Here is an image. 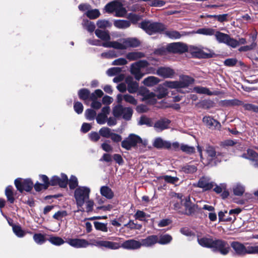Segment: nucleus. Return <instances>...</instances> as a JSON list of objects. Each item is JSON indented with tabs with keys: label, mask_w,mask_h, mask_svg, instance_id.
Masks as SVG:
<instances>
[{
	"label": "nucleus",
	"mask_w": 258,
	"mask_h": 258,
	"mask_svg": "<svg viewBox=\"0 0 258 258\" xmlns=\"http://www.w3.org/2000/svg\"><path fill=\"white\" fill-rule=\"evenodd\" d=\"M194 91L200 94H204L208 95H212V93L210 91V90L207 88L203 87H196L194 89Z\"/></svg>",
	"instance_id": "nucleus-50"
},
{
	"label": "nucleus",
	"mask_w": 258,
	"mask_h": 258,
	"mask_svg": "<svg viewBox=\"0 0 258 258\" xmlns=\"http://www.w3.org/2000/svg\"><path fill=\"white\" fill-rule=\"evenodd\" d=\"M15 184L17 189L21 192H22L24 190L30 191L33 186V183L30 179H16L15 181Z\"/></svg>",
	"instance_id": "nucleus-10"
},
{
	"label": "nucleus",
	"mask_w": 258,
	"mask_h": 258,
	"mask_svg": "<svg viewBox=\"0 0 258 258\" xmlns=\"http://www.w3.org/2000/svg\"><path fill=\"white\" fill-rule=\"evenodd\" d=\"M193 82V79L185 76L182 77L180 80L176 81H167L162 84L160 85L156 90L157 92V98L162 99L168 94L167 88L171 89H179L187 87Z\"/></svg>",
	"instance_id": "nucleus-1"
},
{
	"label": "nucleus",
	"mask_w": 258,
	"mask_h": 258,
	"mask_svg": "<svg viewBox=\"0 0 258 258\" xmlns=\"http://www.w3.org/2000/svg\"><path fill=\"white\" fill-rule=\"evenodd\" d=\"M146 216V214L143 211L140 210H138L135 215V218L140 221L144 220Z\"/></svg>",
	"instance_id": "nucleus-61"
},
{
	"label": "nucleus",
	"mask_w": 258,
	"mask_h": 258,
	"mask_svg": "<svg viewBox=\"0 0 258 258\" xmlns=\"http://www.w3.org/2000/svg\"><path fill=\"white\" fill-rule=\"evenodd\" d=\"M165 34L168 37L173 39H179L182 36L179 32L175 30L166 31Z\"/></svg>",
	"instance_id": "nucleus-37"
},
{
	"label": "nucleus",
	"mask_w": 258,
	"mask_h": 258,
	"mask_svg": "<svg viewBox=\"0 0 258 258\" xmlns=\"http://www.w3.org/2000/svg\"><path fill=\"white\" fill-rule=\"evenodd\" d=\"M231 246L235 253L239 255L258 254V245L246 246L239 242L234 241L231 243Z\"/></svg>",
	"instance_id": "nucleus-4"
},
{
	"label": "nucleus",
	"mask_w": 258,
	"mask_h": 258,
	"mask_svg": "<svg viewBox=\"0 0 258 258\" xmlns=\"http://www.w3.org/2000/svg\"><path fill=\"white\" fill-rule=\"evenodd\" d=\"M78 95L80 99L86 100L89 96V91L86 89H83L79 91Z\"/></svg>",
	"instance_id": "nucleus-58"
},
{
	"label": "nucleus",
	"mask_w": 258,
	"mask_h": 258,
	"mask_svg": "<svg viewBox=\"0 0 258 258\" xmlns=\"http://www.w3.org/2000/svg\"><path fill=\"white\" fill-rule=\"evenodd\" d=\"M159 81L160 80L158 78L154 76H150L145 78L143 80V83L147 86L151 87L158 84Z\"/></svg>",
	"instance_id": "nucleus-31"
},
{
	"label": "nucleus",
	"mask_w": 258,
	"mask_h": 258,
	"mask_svg": "<svg viewBox=\"0 0 258 258\" xmlns=\"http://www.w3.org/2000/svg\"><path fill=\"white\" fill-rule=\"evenodd\" d=\"M212 248L214 251H218L222 254L226 255L230 250L228 243L221 239H214Z\"/></svg>",
	"instance_id": "nucleus-9"
},
{
	"label": "nucleus",
	"mask_w": 258,
	"mask_h": 258,
	"mask_svg": "<svg viewBox=\"0 0 258 258\" xmlns=\"http://www.w3.org/2000/svg\"><path fill=\"white\" fill-rule=\"evenodd\" d=\"M94 226L97 230H100L103 232L107 231V227L106 225L104 223L95 222H94Z\"/></svg>",
	"instance_id": "nucleus-56"
},
{
	"label": "nucleus",
	"mask_w": 258,
	"mask_h": 258,
	"mask_svg": "<svg viewBox=\"0 0 258 258\" xmlns=\"http://www.w3.org/2000/svg\"><path fill=\"white\" fill-rule=\"evenodd\" d=\"M183 206L185 207L186 214L190 215L195 211V205L190 202L189 197H186L184 200Z\"/></svg>",
	"instance_id": "nucleus-27"
},
{
	"label": "nucleus",
	"mask_w": 258,
	"mask_h": 258,
	"mask_svg": "<svg viewBox=\"0 0 258 258\" xmlns=\"http://www.w3.org/2000/svg\"><path fill=\"white\" fill-rule=\"evenodd\" d=\"M140 27L150 35L153 33L161 32L165 29V27L162 24L152 23L150 21L143 22L140 24Z\"/></svg>",
	"instance_id": "nucleus-6"
},
{
	"label": "nucleus",
	"mask_w": 258,
	"mask_h": 258,
	"mask_svg": "<svg viewBox=\"0 0 258 258\" xmlns=\"http://www.w3.org/2000/svg\"><path fill=\"white\" fill-rule=\"evenodd\" d=\"M172 240V237L168 234L163 235L160 236L159 239L158 238V243L161 244H165L169 243Z\"/></svg>",
	"instance_id": "nucleus-45"
},
{
	"label": "nucleus",
	"mask_w": 258,
	"mask_h": 258,
	"mask_svg": "<svg viewBox=\"0 0 258 258\" xmlns=\"http://www.w3.org/2000/svg\"><path fill=\"white\" fill-rule=\"evenodd\" d=\"M67 242L70 245L77 248H85L90 244L87 240L79 238H69L67 240Z\"/></svg>",
	"instance_id": "nucleus-16"
},
{
	"label": "nucleus",
	"mask_w": 258,
	"mask_h": 258,
	"mask_svg": "<svg viewBox=\"0 0 258 258\" xmlns=\"http://www.w3.org/2000/svg\"><path fill=\"white\" fill-rule=\"evenodd\" d=\"M133 114V110L130 107H124L122 112V117L126 120L131 119Z\"/></svg>",
	"instance_id": "nucleus-47"
},
{
	"label": "nucleus",
	"mask_w": 258,
	"mask_h": 258,
	"mask_svg": "<svg viewBox=\"0 0 258 258\" xmlns=\"http://www.w3.org/2000/svg\"><path fill=\"white\" fill-rule=\"evenodd\" d=\"M68 183L67 176L64 174H61V178L57 176H53L50 181V184L52 186L58 185L61 187H66Z\"/></svg>",
	"instance_id": "nucleus-14"
},
{
	"label": "nucleus",
	"mask_w": 258,
	"mask_h": 258,
	"mask_svg": "<svg viewBox=\"0 0 258 258\" xmlns=\"http://www.w3.org/2000/svg\"><path fill=\"white\" fill-rule=\"evenodd\" d=\"M141 246L150 247L158 243V236L157 235H151L145 239L141 240Z\"/></svg>",
	"instance_id": "nucleus-25"
},
{
	"label": "nucleus",
	"mask_w": 258,
	"mask_h": 258,
	"mask_svg": "<svg viewBox=\"0 0 258 258\" xmlns=\"http://www.w3.org/2000/svg\"><path fill=\"white\" fill-rule=\"evenodd\" d=\"M197 186L205 190H207L212 188L215 186V183L209 177L203 176L199 179Z\"/></svg>",
	"instance_id": "nucleus-17"
},
{
	"label": "nucleus",
	"mask_w": 258,
	"mask_h": 258,
	"mask_svg": "<svg viewBox=\"0 0 258 258\" xmlns=\"http://www.w3.org/2000/svg\"><path fill=\"white\" fill-rule=\"evenodd\" d=\"M96 24L97 27L100 28H106L111 26V24L109 21L104 20H98Z\"/></svg>",
	"instance_id": "nucleus-54"
},
{
	"label": "nucleus",
	"mask_w": 258,
	"mask_h": 258,
	"mask_svg": "<svg viewBox=\"0 0 258 258\" xmlns=\"http://www.w3.org/2000/svg\"><path fill=\"white\" fill-rule=\"evenodd\" d=\"M174 73V70L170 68L161 67L157 70V74L164 78H172Z\"/></svg>",
	"instance_id": "nucleus-21"
},
{
	"label": "nucleus",
	"mask_w": 258,
	"mask_h": 258,
	"mask_svg": "<svg viewBox=\"0 0 258 258\" xmlns=\"http://www.w3.org/2000/svg\"><path fill=\"white\" fill-rule=\"evenodd\" d=\"M233 190L235 195L239 196L244 193L245 189L240 184H237L233 187Z\"/></svg>",
	"instance_id": "nucleus-40"
},
{
	"label": "nucleus",
	"mask_w": 258,
	"mask_h": 258,
	"mask_svg": "<svg viewBox=\"0 0 258 258\" xmlns=\"http://www.w3.org/2000/svg\"><path fill=\"white\" fill-rule=\"evenodd\" d=\"M124 107H123L121 105H119L115 106L113 110V115L115 117H119L122 114V112L123 111Z\"/></svg>",
	"instance_id": "nucleus-52"
},
{
	"label": "nucleus",
	"mask_w": 258,
	"mask_h": 258,
	"mask_svg": "<svg viewBox=\"0 0 258 258\" xmlns=\"http://www.w3.org/2000/svg\"><path fill=\"white\" fill-rule=\"evenodd\" d=\"M198 243L202 246L212 248L214 239L211 236H202L199 234L197 235Z\"/></svg>",
	"instance_id": "nucleus-18"
},
{
	"label": "nucleus",
	"mask_w": 258,
	"mask_h": 258,
	"mask_svg": "<svg viewBox=\"0 0 258 258\" xmlns=\"http://www.w3.org/2000/svg\"><path fill=\"white\" fill-rule=\"evenodd\" d=\"M206 153L209 164H211L212 166L215 165L218 162H220V155L216 154V153L213 147H208L206 150Z\"/></svg>",
	"instance_id": "nucleus-13"
},
{
	"label": "nucleus",
	"mask_w": 258,
	"mask_h": 258,
	"mask_svg": "<svg viewBox=\"0 0 258 258\" xmlns=\"http://www.w3.org/2000/svg\"><path fill=\"white\" fill-rule=\"evenodd\" d=\"M170 121L165 118H162L157 121L154 125L155 130L157 131H162L169 127Z\"/></svg>",
	"instance_id": "nucleus-22"
},
{
	"label": "nucleus",
	"mask_w": 258,
	"mask_h": 258,
	"mask_svg": "<svg viewBox=\"0 0 258 258\" xmlns=\"http://www.w3.org/2000/svg\"><path fill=\"white\" fill-rule=\"evenodd\" d=\"M187 51L194 57L204 58L207 56V54L204 52L203 48L201 46L190 45L188 47Z\"/></svg>",
	"instance_id": "nucleus-20"
},
{
	"label": "nucleus",
	"mask_w": 258,
	"mask_h": 258,
	"mask_svg": "<svg viewBox=\"0 0 258 258\" xmlns=\"http://www.w3.org/2000/svg\"><path fill=\"white\" fill-rule=\"evenodd\" d=\"M93 244L99 247H104L113 250L121 247V244L119 243L106 240H95Z\"/></svg>",
	"instance_id": "nucleus-12"
},
{
	"label": "nucleus",
	"mask_w": 258,
	"mask_h": 258,
	"mask_svg": "<svg viewBox=\"0 0 258 258\" xmlns=\"http://www.w3.org/2000/svg\"><path fill=\"white\" fill-rule=\"evenodd\" d=\"M172 200V202L173 203L174 208L176 210H179L181 207V203L183 200L182 199L183 196L180 194H177L173 192L171 195Z\"/></svg>",
	"instance_id": "nucleus-23"
},
{
	"label": "nucleus",
	"mask_w": 258,
	"mask_h": 258,
	"mask_svg": "<svg viewBox=\"0 0 258 258\" xmlns=\"http://www.w3.org/2000/svg\"><path fill=\"white\" fill-rule=\"evenodd\" d=\"M141 246V241L134 239L126 240L121 244V247L127 249H137Z\"/></svg>",
	"instance_id": "nucleus-19"
},
{
	"label": "nucleus",
	"mask_w": 258,
	"mask_h": 258,
	"mask_svg": "<svg viewBox=\"0 0 258 258\" xmlns=\"http://www.w3.org/2000/svg\"><path fill=\"white\" fill-rule=\"evenodd\" d=\"M107 116L105 114L99 113L96 117V121L98 123L103 124L106 121Z\"/></svg>",
	"instance_id": "nucleus-64"
},
{
	"label": "nucleus",
	"mask_w": 258,
	"mask_h": 258,
	"mask_svg": "<svg viewBox=\"0 0 258 258\" xmlns=\"http://www.w3.org/2000/svg\"><path fill=\"white\" fill-rule=\"evenodd\" d=\"M99 134L103 137L109 138L112 133L110 128L107 127H103L99 130Z\"/></svg>",
	"instance_id": "nucleus-42"
},
{
	"label": "nucleus",
	"mask_w": 258,
	"mask_h": 258,
	"mask_svg": "<svg viewBox=\"0 0 258 258\" xmlns=\"http://www.w3.org/2000/svg\"><path fill=\"white\" fill-rule=\"evenodd\" d=\"M87 16L89 17L90 19H96L100 15V13L99 11L97 9L88 10V11L86 13Z\"/></svg>",
	"instance_id": "nucleus-46"
},
{
	"label": "nucleus",
	"mask_w": 258,
	"mask_h": 258,
	"mask_svg": "<svg viewBox=\"0 0 258 258\" xmlns=\"http://www.w3.org/2000/svg\"><path fill=\"white\" fill-rule=\"evenodd\" d=\"M216 32V30L214 29L211 28H203L198 29L196 33L207 36H215Z\"/></svg>",
	"instance_id": "nucleus-33"
},
{
	"label": "nucleus",
	"mask_w": 258,
	"mask_h": 258,
	"mask_svg": "<svg viewBox=\"0 0 258 258\" xmlns=\"http://www.w3.org/2000/svg\"><path fill=\"white\" fill-rule=\"evenodd\" d=\"M33 239L38 244H42L45 241L44 235L42 234H35L33 235Z\"/></svg>",
	"instance_id": "nucleus-48"
},
{
	"label": "nucleus",
	"mask_w": 258,
	"mask_h": 258,
	"mask_svg": "<svg viewBox=\"0 0 258 258\" xmlns=\"http://www.w3.org/2000/svg\"><path fill=\"white\" fill-rule=\"evenodd\" d=\"M144 54L140 51H133L126 54V57L129 61L136 60L144 57Z\"/></svg>",
	"instance_id": "nucleus-29"
},
{
	"label": "nucleus",
	"mask_w": 258,
	"mask_h": 258,
	"mask_svg": "<svg viewBox=\"0 0 258 258\" xmlns=\"http://www.w3.org/2000/svg\"><path fill=\"white\" fill-rule=\"evenodd\" d=\"M204 123L209 128L216 127L220 126L219 123L210 116H205L203 118Z\"/></svg>",
	"instance_id": "nucleus-28"
},
{
	"label": "nucleus",
	"mask_w": 258,
	"mask_h": 258,
	"mask_svg": "<svg viewBox=\"0 0 258 258\" xmlns=\"http://www.w3.org/2000/svg\"><path fill=\"white\" fill-rule=\"evenodd\" d=\"M69 187L71 189H74L78 186V181L77 178L74 176L72 175L70 178V180H68Z\"/></svg>",
	"instance_id": "nucleus-49"
},
{
	"label": "nucleus",
	"mask_w": 258,
	"mask_h": 258,
	"mask_svg": "<svg viewBox=\"0 0 258 258\" xmlns=\"http://www.w3.org/2000/svg\"><path fill=\"white\" fill-rule=\"evenodd\" d=\"M67 215L66 211H59L55 213L53 216V217L58 220H61V219L66 217Z\"/></svg>",
	"instance_id": "nucleus-62"
},
{
	"label": "nucleus",
	"mask_w": 258,
	"mask_h": 258,
	"mask_svg": "<svg viewBox=\"0 0 258 258\" xmlns=\"http://www.w3.org/2000/svg\"><path fill=\"white\" fill-rule=\"evenodd\" d=\"M118 2L113 1L107 4L105 7L106 11L108 13H112L115 11Z\"/></svg>",
	"instance_id": "nucleus-44"
},
{
	"label": "nucleus",
	"mask_w": 258,
	"mask_h": 258,
	"mask_svg": "<svg viewBox=\"0 0 258 258\" xmlns=\"http://www.w3.org/2000/svg\"><path fill=\"white\" fill-rule=\"evenodd\" d=\"M124 100L133 105L137 104V100L132 95L129 94L124 95Z\"/></svg>",
	"instance_id": "nucleus-55"
},
{
	"label": "nucleus",
	"mask_w": 258,
	"mask_h": 258,
	"mask_svg": "<svg viewBox=\"0 0 258 258\" xmlns=\"http://www.w3.org/2000/svg\"><path fill=\"white\" fill-rule=\"evenodd\" d=\"M90 188L87 186H78L74 191V198L77 207L79 208L77 212L84 211L83 206L90 198Z\"/></svg>",
	"instance_id": "nucleus-3"
},
{
	"label": "nucleus",
	"mask_w": 258,
	"mask_h": 258,
	"mask_svg": "<svg viewBox=\"0 0 258 258\" xmlns=\"http://www.w3.org/2000/svg\"><path fill=\"white\" fill-rule=\"evenodd\" d=\"M139 41L134 38L120 39L119 41H107L102 43V46L106 48H113L119 50L125 49L128 47H135L139 46Z\"/></svg>",
	"instance_id": "nucleus-2"
},
{
	"label": "nucleus",
	"mask_w": 258,
	"mask_h": 258,
	"mask_svg": "<svg viewBox=\"0 0 258 258\" xmlns=\"http://www.w3.org/2000/svg\"><path fill=\"white\" fill-rule=\"evenodd\" d=\"M139 143H142L144 146H146L147 145V141H143L139 136L135 134H131L121 142V146L122 148L128 150L132 148L135 147Z\"/></svg>",
	"instance_id": "nucleus-5"
},
{
	"label": "nucleus",
	"mask_w": 258,
	"mask_h": 258,
	"mask_svg": "<svg viewBox=\"0 0 258 258\" xmlns=\"http://www.w3.org/2000/svg\"><path fill=\"white\" fill-rule=\"evenodd\" d=\"M117 6L115 10L116 16L118 17H124L126 14V11L124 8L123 7L122 4L118 2Z\"/></svg>",
	"instance_id": "nucleus-36"
},
{
	"label": "nucleus",
	"mask_w": 258,
	"mask_h": 258,
	"mask_svg": "<svg viewBox=\"0 0 258 258\" xmlns=\"http://www.w3.org/2000/svg\"><path fill=\"white\" fill-rule=\"evenodd\" d=\"M139 123L141 125L146 124L148 126H152L153 124L151 119L145 116L141 117Z\"/></svg>",
	"instance_id": "nucleus-63"
},
{
	"label": "nucleus",
	"mask_w": 258,
	"mask_h": 258,
	"mask_svg": "<svg viewBox=\"0 0 258 258\" xmlns=\"http://www.w3.org/2000/svg\"><path fill=\"white\" fill-rule=\"evenodd\" d=\"M241 157L243 158L250 160L252 161L258 158V154L252 149H248L247 152L243 153Z\"/></svg>",
	"instance_id": "nucleus-32"
},
{
	"label": "nucleus",
	"mask_w": 258,
	"mask_h": 258,
	"mask_svg": "<svg viewBox=\"0 0 258 258\" xmlns=\"http://www.w3.org/2000/svg\"><path fill=\"white\" fill-rule=\"evenodd\" d=\"M5 195L7 198V200L11 203H13L14 202V198L13 197V187L12 186H8L5 190Z\"/></svg>",
	"instance_id": "nucleus-39"
},
{
	"label": "nucleus",
	"mask_w": 258,
	"mask_h": 258,
	"mask_svg": "<svg viewBox=\"0 0 258 258\" xmlns=\"http://www.w3.org/2000/svg\"><path fill=\"white\" fill-rule=\"evenodd\" d=\"M153 145L157 148H165L167 149L171 148V143L168 141H164L160 138H156L154 140Z\"/></svg>",
	"instance_id": "nucleus-26"
},
{
	"label": "nucleus",
	"mask_w": 258,
	"mask_h": 258,
	"mask_svg": "<svg viewBox=\"0 0 258 258\" xmlns=\"http://www.w3.org/2000/svg\"><path fill=\"white\" fill-rule=\"evenodd\" d=\"M83 25L84 27L89 32H93L95 28L94 24L88 20L84 21Z\"/></svg>",
	"instance_id": "nucleus-51"
},
{
	"label": "nucleus",
	"mask_w": 258,
	"mask_h": 258,
	"mask_svg": "<svg viewBox=\"0 0 258 258\" xmlns=\"http://www.w3.org/2000/svg\"><path fill=\"white\" fill-rule=\"evenodd\" d=\"M149 63L146 60H140L133 63L131 66V73L134 76L135 79L140 80L144 75L141 71V69L148 66Z\"/></svg>",
	"instance_id": "nucleus-7"
},
{
	"label": "nucleus",
	"mask_w": 258,
	"mask_h": 258,
	"mask_svg": "<svg viewBox=\"0 0 258 258\" xmlns=\"http://www.w3.org/2000/svg\"><path fill=\"white\" fill-rule=\"evenodd\" d=\"M160 178L163 179L166 182L170 183H174L178 180V178L177 177H173L169 175L162 176Z\"/></svg>",
	"instance_id": "nucleus-53"
},
{
	"label": "nucleus",
	"mask_w": 258,
	"mask_h": 258,
	"mask_svg": "<svg viewBox=\"0 0 258 258\" xmlns=\"http://www.w3.org/2000/svg\"><path fill=\"white\" fill-rule=\"evenodd\" d=\"M216 40L220 43H224L232 48L236 47L237 40L231 37L229 35L216 31L215 35Z\"/></svg>",
	"instance_id": "nucleus-8"
},
{
	"label": "nucleus",
	"mask_w": 258,
	"mask_h": 258,
	"mask_svg": "<svg viewBox=\"0 0 258 258\" xmlns=\"http://www.w3.org/2000/svg\"><path fill=\"white\" fill-rule=\"evenodd\" d=\"M100 193L102 196L109 199L112 198L113 197L112 191L109 187L106 186H103L101 187Z\"/></svg>",
	"instance_id": "nucleus-34"
},
{
	"label": "nucleus",
	"mask_w": 258,
	"mask_h": 258,
	"mask_svg": "<svg viewBox=\"0 0 258 258\" xmlns=\"http://www.w3.org/2000/svg\"><path fill=\"white\" fill-rule=\"evenodd\" d=\"M125 82L127 85V91L130 93H135L138 90L139 84L137 82L134 81L131 77H128L125 79Z\"/></svg>",
	"instance_id": "nucleus-24"
},
{
	"label": "nucleus",
	"mask_w": 258,
	"mask_h": 258,
	"mask_svg": "<svg viewBox=\"0 0 258 258\" xmlns=\"http://www.w3.org/2000/svg\"><path fill=\"white\" fill-rule=\"evenodd\" d=\"M48 241L52 244L59 246L64 243V241L59 237L51 236L48 239Z\"/></svg>",
	"instance_id": "nucleus-38"
},
{
	"label": "nucleus",
	"mask_w": 258,
	"mask_h": 258,
	"mask_svg": "<svg viewBox=\"0 0 258 258\" xmlns=\"http://www.w3.org/2000/svg\"><path fill=\"white\" fill-rule=\"evenodd\" d=\"M96 112L91 109H88L85 111V115L87 119L91 120L94 119L95 116H96Z\"/></svg>",
	"instance_id": "nucleus-57"
},
{
	"label": "nucleus",
	"mask_w": 258,
	"mask_h": 258,
	"mask_svg": "<svg viewBox=\"0 0 258 258\" xmlns=\"http://www.w3.org/2000/svg\"><path fill=\"white\" fill-rule=\"evenodd\" d=\"M13 230L14 233L19 237H22L25 235V231L19 225H13Z\"/></svg>",
	"instance_id": "nucleus-41"
},
{
	"label": "nucleus",
	"mask_w": 258,
	"mask_h": 258,
	"mask_svg": "<svg viewBox=\"0 0 258 258\" xmlns=\"http://www.w3.org/2000/svg\"><path fill=\"white\" fill-rule=\"evenodd\" d=\"M130 22L127 20H116L114 22L115 27L118 29H125L130 27Z\"/></svg>",
	"instance_id": "nucleus-35"
},
{
	"label": "nucleus",
	"mask_w": 258,
	"mask_h": 258,
	"mask_svg": "<svg viewBox=\"0 0 258 258\" xmlns=\"http://www.w3.org/2000/svg\"><path fill=\"white\" fill-rule=\"evenodd\" d=\"M180 149L186 153H192L195 151V148L193 147L189 146L187 145L182 144L180 145Z\"/></svg>",
	"instance_id": "nucleus-59"
},
{
	"label": "nucleus",
	"mask_w": 258,
	"mask_h": 258,
	"mask_svg": "<svg viewBox=\"0 0 258 258\" xmlns=\"http://www.w3.org/2000/svg\"><path fill=\"white\" fill-rule=\"evenodd\" d=\"M197 170V167L194 165H186L182 167V171L186 173H193Z\"/></svg>",
	"instance_id": "nucleus-43"
},
{
	"label": "nucleus",
	"mask_w": 258,
	"mask_h": 258,
	"mask_svg": "<svg viewBox=\"0 0 258 258\" xmlns=\"http://www.w3.org/2000/svg\"><path fill=\"white\" fill-rule=\"evenodd\" d=\"M95 33L96 35L98 38L103 40L104 42L107 41H110V36L108 31L96 29ZM103 43H104V42Z\"/></svg>",
	"instance_id": "nucleus-30"
},
{
	"label": "nucleus",
	"mask_w": 258,
	"mask_h": 258,
	"mask_svg": "<svg viewBox=\"0 0 258 258\" xmlns=\"http://www.w3.org/2000/svg\"><path fill=\"white\" fill-rule=\"evenodd\" d=\"M140 94L143 97V99L151 104H154L156 102L157 96L153 92H150L147 89L142 88L140 91Z\"/></svg>",
	"instance_id": "nucleus-15"
},
{
	"label": "nucleus",
	"mask_w": 258,
	"mask_h": 258,
	"mask_svg": "<svg viewBox=\"0 0 258 258\" xmlns=\"http://www.w3.org/2000/svg\"><path fill=\"white\" fill-rule=\"evenodd\" d=\"M166 50L174 53H182L187 51L188 47L185 44L181 42H173L167 46Z\"/></svg>",
	"instance_id": "nucleus-11"
},
{
	"label": "nucleus",
	"mask_w": 258,
	"mask_h": 258,
	"mask_svg": "<svg viewBox=\"0 0 258 258\" xmlns=\"http://www.w3.org/2000/svg\"><path fill=\"white\" fill-rule=\"evenodd\" d=\"M101 56L103 58H110L116 57V55L114 51L109 50L107 52L102 53Z\"/></svg>",
	"instance_id": "nucleus-60"
}]
</instances>
